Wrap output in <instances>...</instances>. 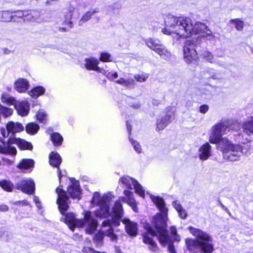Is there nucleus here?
<instances>
[{"mask_svg":"<svg viewBox=\"0 0 253 253\" xmlns=\"http://www.w3.org/2000/svg\"><path fill=\"white\" fill-rule=\"evenodd\" d=\"M165 28L162 32L167 35H175L177 39L186 38L192 35L201 33L203 37L211 35V32L204 23L195 22L185 17H176L169 15L165 18Z\"/></svg>","mask_w":253,"mask_h":253,"instance_id":"nucleus-1","label":"nucleus"},{"mask_svg":"<svg viewBox=\"0 0 253 253\" xmlns=\"http://www.w3.org/2000/svg\"><path fill=\"white\" fill-rule=\"evenodd\" d=\"M150 198L160 211L164 213V215L157 214L153 217L152 223L155 229H153L152 227L148 226L147 232L143 235V241L149 246V250L152 252H157L159 249L152 237L157 236L160 243L163 246H165L168 242L170 241V237L166 229L168 210L165 207V202L162 198L153 195H151Z\"/></svg>","mask_w":253,"mask_h":253,"instance_id":"nucleus-2","label":"nucleus"},{"mask_svg":"<svg viewBox=\"0 0 253 253\" xmlns=\"http://www.w3.org/2000/svg\"><path fill=\"white\" fill-rule=\"evenodd\" d=\"M124 193L126 198L124 197H120L119 200L116 202L114 206L112 208V216H114L115 218L112 221L110 220H105L102 223L101 230L102 234L99 235L100 240H102L103 235L109 237L112 241L117 240V238L116 235L113 233L112 226L113 225L116 226L119 225L118 220L119 218H121L123 215V210L121 201L126 202L131 207L134 211H137L136 202L133 197V193L130 191L126 190L124 191Z\"/></svg>","mask_w":253,"mask_h":253,"instance_id":"nucleus-3","label":"nucleus"},{"mask_svg":"<svg viewBox=\"0 0 253 253\" xmlns=\"http://www.w3.org/2000/svg\"><path fill=\"white\" fill-rule=\"evenodd\" d=\"M188 230L196 238L195 240H186V244L189 251L196 252L197 250H200L204 253L212 252L213 246L212 238L208 233L191 226L188 227Z\"/></svg>","mask_w":253,"mask_h":253,"instance_id":"nucleus-4","label":"nucleus"},{"mask_svg":"<svg viewBox=\"0 0 253 253\" xmlns=\"http://www.w3.org/2000/svg\"><path fill=\"white\" fill-rule=\"evenodd\" d=\"M239 127V124L234 123L232 121H220L211 127L209 141L211 143H215L217 142L218 139L222 137V135H229L235 132L238 130Z\"/></svg>","mask_w":253,"mask_h":253,"instance_id":"nucleus-5","label":"nucleus"},{"mask_svg":"<svg viewBox=\"0 0 253 253\" xmlns=\"http://www.w3.org/2000/svg\"><path fill=\"white\" fill-rule=\"evenodd\" d=\"M64 220L72 231H74L75 227L86 225L89 228L90 232H92L96 229L97 226L96 219L89 211H84V219H77L74 213H69L66 215Z\"/></svg>","mask_w":253,"mask_h":253,"instance_id":"nucleus-6","label":"nucleus"},{"mask_svg":"<svg viewBox=\"0 0 253 253\" xmlns=\"http://www.w3.org/2000/svg\"><path fill=\"white\" fill-rule=\"evenodd\" d=\"M113 198L110 194L100 196L98 192H95L92 198V204L99 207V209L95 212L96 217L105 218L110 215L109 212V202Z\"/></svg>","mask_w":253,"mask_h":253,"instance_id":"nucleus-7","label":"nucleus"},{"mask_svg":"<svg viewBox=\"0 0 253 253\" xmlns=\"http://www.w3.org/2000/svg\"><path fill=\"white\" fill-rule=\"evenodd\" d=\"M145 42L151 49L157 53L162 59L167 61L170 60L172 55V54L159 40L149 38L145 40Z\"/></svg>","mask_w":253,"mask_h":253,"instance_id":"nucleus-8","label":"nucleus"},{"mask_svg":"<svg viewBox=\"0 0 253 253\" xmlns=\"http://www.w3.org/2000/svg\"><path fill=\"white\" fill-rule=\"evenodd\" d=\"M174 119L173 108L170 107L166 108L157 120L156 130L160 131L164 129Z\"/></svg>","mask_w":253,"mask_h":253,"instance_id":"nucleus-9","label":"nucleus"},{"mask_svg":"<svg viewBox=\"0 0 253 253\" xmlns=\"http://www.w3.org/2000/svg\"><path fill=\"white\" fill-rule=\"evenodd\" d=\"M56 192L58 195L57 199V204L58 206V209L61 213L63 215L65 214V211L69 208V199L67 196L66 192L60 188V186L57 187Z\"/></svg>","mask_w":253,"mask_h":253,"instance_id":"nucleus-10","label":"nucleus"},{"mask_svg":"<svg viewBox=\"0 0 253 253\" xmlns=\"http://www.w3.org/2000/svg\"><path fill=\"white\" fill-rule=\"evenodd\" d=\"M119 182L128 189H134L136 193L142 197H144V191L142 186L133 178L128 176H123L120 179Z\"/></svg>","mask_w":253,"mask_h":253,"instance_id":"nucleus-11","label":"nucleus"},{"mask_svg":"<svg viewBox=\"0 0 253 253\" xmlns=\"http://www.w3.org/2000/svg\"><path fill=\"white\" fill-rule=\"evenodd\" d=\"M243 154V147L238 144L233 145L223 154V156L224 159L228 161H237L240 160Z\"/></svg>","mask_w":253,"mask_h":253,"instance_id":"nucleus-12","label":"nucleus"},{"mask_svg":"<svg viewBox=\"0 0 253 253\" xmlns=\"http://www.w3.org/2000/svg\"><path fill=\"white\" fill-rule=\"evenodd\" d=\"M184 58L185 61L190 63L197 58V53L194 43L190 40L185 41L183 46Z\"/></svg>","mask_w":253,"mask_h":253,"instance_id":"nucleus-13","label":"nucleus"},{"mask_svg":"<svg viewBox=\"0 0 253 253\" xmlns=\"http://www.w3.org/2000/svg\"><path fill=\"white\" fill-rule=\"evenodd\" d=\"M16 188L24 193L33 194L35 190V184L33 179L24 178L21 180L16 184Z\"/></svg>","mask_w":253,"mask_h":253,"instance_id":"nucleus-14","label":"nucleus"},{"mask_svg":"<svg viewBox=\"0 0 253 253\" xmlns=\"http://www.w3.org/2000/svg\"><path fill=\"white\" fill-rule=\"evenodd\" d=\"M71 184L68 187V193L73 199H81V189L78 181L73 178L70 179Z\"/></svg>","mask_w":253,"mask_h":253,"instance_id":"nucleus-15","label":"nucleus"},{"mask_svg":"<svg viewBox=\"0 0 253 253\" xmlns=\"http://www.w3.org/2000/svg\"><path fill=\"white\" fill-rule=\"evenodd\" d=\"M18 115L21 117L27 116L30 111V105L27 101H16L13 105Z\"/></svg>","mask_w":253,"mask_h":253,"instance_id":"nucleus-16","label":"nucleus"},{"mask_svg":"<svg viewBox=\"0 0 253 253\" xmlns=\"http://www.w3.org/2000/svg\"><path fill=\"white\" fill-rule=\"evenodd\" d=\"M49 159L50 165L53 167L57 168L58 177L60 181L61 178L63 175L59 168V166L62 162V159L57 153L54 152H52L50 154Z\"/></svg>","mask_w":253,"mask_h":253,"instance_id":"nucleus-17","label":"nucleus"},{"mask_svg":"<svg viewBox=\"0 0 253 253\" xmlns=\"http://www.w3.org/2000/svg\"><path fill=\"white\" fill-rule=\"evenodd\" d=\"M11 139H13V138H9L8 141L5 142L0 139V153L13 155H15L16 154L17 151L16 148L11 145V143H13L11 141Z\"/></svg>","mask_w":253,"mask_h":253,"instance_id":"nucleus-18","label":"nucleus"},{"mask_svg":"<svg viewBox=\"0 0 253 253\" xmlns=\"http://www.w3.org/2000/svg\"><path fill=\"white\" fill-rule=\"evenodd\" d=\"M198 156L202 161L207 160L211 156V146L209 143H205L200 147Z\"/></svg>","mask_w":253,"mask_h":253,"instance_id":"nucleus-19","label":"nucleus"},{"mask_svg":"<svg viewBox=\"0 0 253 253\" xmlns=\"http://www.w3.org/2000/svg\"><path fill=\"white\" fill-rule=\"evenodd\" d=\"M212 143L216 144L217 149L221 151L223 154L234 145L225 137H220L218 139L217 142Z\"/></svg>","mask_w":253,"mask_h":253,"instance_id":"nucleus-20","label":"nucleus"},{"mask_svg":"<svg viewBox=\"0 0 253 253\" xmlns=\"http://www.w3.org/2000/svg\"><path fill=\"white\" fill-rule=\"evenodd\" d=\"M6 128L8 132L13 134L20 132L24 129V127L22 124L19 122H14L13 121L8 122L6 124Z\"/></svg>","mask_w":253,"mask_h":253,"instance_id":"nucleus-21","label":"nucleus"},{"mask_svg":"<svg viewBox=\"0 0 253 253\" xmlns=\"http://www.w3.org/2000/svg\"><path fill=\"white\" fill-rule=\"evenodd\" d=\"M29 86V82L24 78L18 79L14 83L15 89L20 93L25 92L28 90Z\"/></svg>","mask_w":253,"mask_h":253,"instance_id":"nucleus-22","label":"nucleus"},{"mask_svg":"<svg viewBox=\"0 0 253 253\" xmlns=\"http://www.w3.org/2000/svg\"><path fill=\"white\" fill-rule=\"evenodd\" d=\"M99 63V61L95 58H86L85 59L84 66L87 70L101 72L102 69L98 66Z\"/></svg>","mask_w":253,"mask_h":253,"instance_id":"nucleus-23","label":"nucleus"},{"mask_svg":"<svg viewBox=\"0 0 253 253\" xmlns=\"http://www.w3.org/2000/svg\"><path fill=\"white\" fill-rule=\"evenodd\" d=\"M123 223L125 224L126 232L131 236H135L137 233V224L130 221L128 219L125 218L123 220Z\"/></svg>","mask_w":253,"mask_h":253,"instance_id":"nucleus-24","label":"nucleus"},{"mask_svg":"<svg viewBox=\"0 0 253 253\" xmlns=\"http://www.w3.org/2000/svg\"><path fill=\"white\" fill-rule=\"evenodd\" d=\"M11 141H12L13 143L17 145L20 149L31 150L33 149L32 144L24 139L19 138H13Z\"/></svg>","mask_w":253,"mask_h":253,"instance_id":"nucleus-25","label":"nucleus"},{"mask_svg":"<svg viewBox=\"0 0 253 253\" xmlns=\"http://www.w3.org/2000/svg\"><path fill=\"white\" fill-rule=\"evenodd\" d=\"M243 130H244L243 129ZM250 135V134L247 133L246 132L243 131L242 133H240L238 134H234V140L238 143L245 144L251 141Z\"/></svg>","mask_w":253,"mask_h":253,"instance_id":"nucleus-26","label":"nucleus"},{"mask_svg":"<svg viewBox=\"0 0 253 253\" xmlns=\"http://www.w3.org/2000/svg\"><path fill=\"white\" fill-rule=\"evenodd\" d=\"M99 12V8H95L86 11L82 17L78 22L79 26H82L84 23L88 21L91 17L95 13Z\"/></svg>","mask_w":253,"mask_h":253,"instance_id":"nucleus-27","label":"nucleus"},{"mask_svg":"<svg viewBox=\"0 0 253 253\" xmlns=\"http://www.w3.org/2000/svg\"><path fill=\"white\" fill-rule=\"evenodd\" d=\"M242 127L245 132L253 134V117H249L244 121Z\"/></svg>","mask_w":253,"mask_h":253,"instance_id":"nucleus-28","label":"nucleus"},{"mask_svg":"<svg viewBox=\"0 0 253 253\" xmlns=\"http://www.w3.org/2000/svg\"><path fill=\"white\" fill-rule=\"evenodd\" d=\"M40 12L37 10H26L24 21H35L40 17Z\"/></svg>","mask_w":253,"mask_h":253,"instance_id":"nucleus-29","label":"nucleus"},{"mask_svg":"<svg viewBox=\"0 0 253 253\" xmlns=\"http://www.w3.org/2000/svg\"><path fill=\"white\" fill-rule=\"evenodd\" d=\"M34 161L32 159H23L18 165L17 168L21 169H29L34 168Z\"/></svg>","mask_w":253,"mask_h":253,"instance_id":"nucleus-30","label":"nucleus"},{"mask_svg":"<svg viewBox=\"0 0 253 253\" xmlns=\"http://www.w3.org/2000/svg\"><path fill=\"white\" fill-rule=\"evenodd\" d=\"M13 14L9 11H0V21L2 22H9L13 21Z\"/></svg>","mask_w":253,"mask_h":253,"instance_id":"nucleus-31","label":"nucleus"},{"mask_svg":"<svg viewBox=\"0 0 253 253\" xmlns=\"http://www.w3.org/2000/svg\"><path fill=\"white\" fill-rule=\"evenodd\" d=\"M126 103L131 108L135 109H139L141 107V103L135 98L128 97L126 99Z\"/></svg>","mask_w":253,"mask_h":253,"instance_id":"nucleus-32","label":"nucleus"},{"mask_svg":"<svg viewBox=\"0 0 253 253\" xmlns=\"http://www.w3.org/2000/svg\"><path fill=\"white\" fill-rule=\"evenodd\" d=\"M39 128L38 125L34 123H30L26 126V130L28 133L33 135L37 133Z\"/></svg>","mask_w":253,"mask_h":253,"instance_id":"nucleus-33","label":"nucleus"},{"mask_svg":"<svg viewBox=\"0 0 253 253\" xmlns=\"http://www.w3.org/2000/svg\"><path fill=\"white\" fill-rule=\"evenodd\" d=\"M116 82L118 84L127 87L133 86L134 84V80L131 78H128L127 79L120 78Z\"/></svg>","mask_w":253,"mask_h":253,"instance_id":"nucleus-34","label":"nucleus"},{"mask_svg":"<svg viewBox=\"0 0 253 253\" xmlns=\"http://www.w3.org/2000/svg\"><path fill=\"white\" fill-rule=\"evenodd\" d=\"M50 138L54 146H60L63 141L62 136L58 133L55 132L50 135Z\"/></svg>","mask_w":253,"mask_h":253,"instance_id":"nucleus-35","label":"nucleus"},{"mask_svg":"<svg viewBox=\"0 0 253 253\" xmlns=\"http://www.w3.org/2000/svg\"><path fill=\"white\" fill-rule=\"evenodd\" d=\"M45 92V89L42 86H38L31 90L29 93V95L33 97L37 98L40 95L43 94Z\"/></svg>","mask_w":253,"mask_h":253,"instance_id":"nucleus-36","label":"nucleus"},{"mask_svg":"<svg viewBox=\"0 0 253 253\" xmlns=\"http://www.w3.org/2000/svg\"><path fill=\"white\" fill-rule=\"evenodd\" d=\"M0 186L4 190L7 192H11L12 191L14 186L11 182L8 180H2L0 182Z\"/></svg>","mask_w":253,"mask_h":253,"instance_id":"nucleus-37","label":"nucleus"},{"mask_svg":"<svg viewBox=\"0 0 253 253\" xmlns=\"http://www.w3.org/2000/svg\"><path fill=\"white\" fill-rule=\"evenodd\" d=\"M201 56L206 60L207 61L211 63H216V61L214 59L213 55L209 51L204 50L202 52L201 54Z\"/></svg>","mask_w":253,"mask_h":253,"instance_id":"nucleus-38","label":"nucleus"},{"mask_svg":"<svg viewBox=\"0 0 253 253\" xmlns=\"http://www.w3.org/2000/svg\"><path fill=\"white\" fill-rule=\"evenodd\" d=\"M0 114L4 117L7 118L12 115L13 110L0 104Z\"/></svg>","mask_w":253,"mask_h":253,"instance_id":"nucleus-39","label":"nucleus"},{"mask_svg":"<svg viewBox=\"0 0 253 253\" xmlns=\"http://www.w3.org/2000/svg\"><path fill=\"white\" fill-rule=\"evenodd\" d=\"M1 101L8 105H14L16 102L15 99L8 94H2L1 97Z\"/></svg>","mask_w":253,"mask_h":253,"instance_id":"nucleus-40","label":"nucleus"},{"mask_svg":"<svg viewBox=\"0 0 253 253\" xmlns=\"http://www.w3.org/2000/svg\"><path fill=\"white\" fill-rule=\"evenodd\" d=\"M74 8L73 7H69L68 9V13L65 16L66 19L67 20H69L68 21H66V23L68 25L69 28H72L73 27V23L71 21L72 19L73 14L74 11Z\"/></svg>","mask_w":253,"mask_h":253,"instance_id":"nucleus-41","label":"nucleus"},{"mask_svg":"<svg viewBox=\"0 0 253 253\" xmlns=\"http://www.w3.org/2000/svg\"><path fill=\"white\" fill-rule=\"evenodd\" d=\"M230 22L235 24V28L238 31H241L243 28L244 22L239 19H232Z\"/></svg>","mask_w":253,"mask_h":253,"instance_id":"nucleus-42","label":"nucleus"},{"mask_svg":"<svg viewBox=\"0 0 253 253\" xmlns=\"http://www.w3.org/2000/svg\"><path fill=\"white\" fill-rule=\"evenodd\" d=\"M36 117L37 120L40 122L43 123H45L46 118V115L43 110H39L36 114Z\"/></svg>","mask_w":253,"mask_h":253,"instance_id":"nucleus-43","label":"nucleus"},{"mask_svg":"<svg viewBox=\"0 0 253 253\" xmlns=\"http://www.w3.org/2000/svg\"><path fill=\"white\" fill-rule=\"evenodd\" d=\"M26 10H18L16 12H15V14L13 15V21H16V18H18L20 19H21L24 21V17H25V13Z\"/></svg>","mask_w":253,"mask_h":253,"instance_id":"nucleus-44","label":"nucleus"},{"mask_svg":"<svg viewBox=\"0 0 253 253\" xmlns=\"http://www.w3.org/2000/svg\"><path fill=\"white\" fill-rule=\"evenodd\" d=\"M129 139L135 151L138 153H140L141 152V148L139 143L134 140L132 138H131L130 137H129Z\"/></svg>","mask_w":253,"mask_h":253,"instance_id":"nucleus-45","label":"nucleus"},{"mask_svg":"<svg viewBox=\"0 0 253 253\" xmlns=\"http://www.w3.org/2000/svg\"><path fill=\"white\" fill-rule=\"evenodd\" d=\"M100 60L103 62H110L111 60V55L108 52H103L100 55Z\"/></svg>","mask_w":253,"mask_h":253,"instance_id":"nucleus-46","label":"nucleus"},{"mask_svg":"<svg viewBox=\"0 0 253 253\" xmlns=\"http://www.w3.org/2000/svg\"><path fill=\"white\" fill-rule=\"evenodd\" d=\"M170 232L173 240L176 241H179L180 240V237L177 235V230L175 227L171 226L170 228Z\"/></svg>","mask_w":253,"mask_h":253,"instance_id":"nucleus-47","label":"nucleus"},{"mask_svg":"<svg viewBox=\"0 0 253 253\" xmlns=\"http://www.w3.org/2000/svg\"><path fill=\"white\" fill-rule=\"evenodd\" d=\"M148 78L146 74L136 75L134 76L135 79L139 82L142 83L145 82Z\"/></svg>","mask_w":253,"mask_h":253,"instance_id":"nucleus-48","label":"nucleus"},{"mask_svg":"<svg viewBox=\"0 0 253 253\" xmlns=\"http://www.w3.org/2000/svg\"><path fill=\"white\" fill-rule=\"evenodd\" d=\"M106 77L110 80H114L118 77V74L117 72H111L106 73Z\"/></svg>","mask_w":253,"mask_h":253,"instance_id":"nucleus-49","label":"nucleus"},{"mask_svg":"<svg viewBox=\"0 0 253 253\" xmlns=\"http://www.w3.org/2000/svg\"><path fill=\"white\" fill-rule=\"evenodd\" d=\"M209 109V107L208 105L204 104L202 105L200 107L199 111L200 113L202 114L206 113Z\"/></svg>","mask_w":253,"mask_h":253,"instance_id":"nucleus-50","label":"nucleus"},{"mask_svg":"<svg viewBox=\"0 0 253 253\" xmlns=\"http://www.w3.org/2000/svg\"><path fill=\"white\" fill-rule=\"evenodd\" d=\"M83 251L86 253H106L105 252H96L94 249L89 247H84L83 249Z\"/></svg>","mask_w":253,"mask_h":253,"instance_id":"nucleus-51","label":"nucleus"},{"mask_svg":"<svg viewBox=\"0 0 253 253\" xmlns=\"http://www.w3.org/2000/svg\"><path fill=\"white\" fill-rule=\"evenodd\" d=\"M179 213V216L183 219H185L187 217V214L186 211L183 209L177 211Z\"/></svg>","mask_w":253,"mask_h":253,"instance_id":"nucleus-52","label":"nucleus"},{"mask_svg":"<svg viewBox=\"0 0 253 253\" xmlns=\"http://www.w3.org/2000/svg\"><path fill=\"white\" fill-rule=\"evenodd\" d=\"M172 205L175 209L177 211L181 210L183 209L181 205L177 201L173 202L172 203Z\"/></svg>","mask_w":253,"mask_h":253,"instance_id":"nucleus-53","label":"nucleus"},{"mask_svg":"<svg viewBox=\"0 0 253 253\" xmlns=\"http://www.w3.org/2000/svg\"><path fill=\"white\" fill-rule=\"evenodd\" d=\"M170 237V241L167 243V244L169 243V245L168 249H169V251L170 252V253H176L174 251V246H173V244L172 243H171V242L172 241V239L170 237Z\"/></svg>","mask_w":253,"mask_h":253,"instance_id":"nucleus-54","label":"nucleus"},{"mask_svg":"<svg viewBox=\"0 0 253 253\" xmlns=\"http://www.w3.org/2000/svg\"><path fill=\"white\" fill-rule=\"evenodd\" d=\"M34 201L35 203V204L38 208L39 209H42V204L39 200V198L38 197L34 196Z\"/></svg>","mask_w":253,"mask_h":253,"instance_id":"nucleus-55","label":"nucleus"},{"mask_svg":"<svg viewBox=\"0 0 253 253\" xmlns=\"http://www.w3.org/2000/svg\"><path fill=\"white\" fill-rule=\"evenodd\" d=\"M14 204L16 205L27 206L29 205L28 202L26 200L18 201L15 202Z\"/></svg>","mask_w":253,"mask_h":253,"instance_id":"nucleus-56","label":"nucleus"},{"mask_svg":"<svg viewBox=\"0 0 253 253\" xmlns=\"http://www.w3.org/2000/svg\"><path fill=\"white\" fill-rule=\"evenodd\" d=\"M0 132L3 137H8V134L10 133V132H8L7 129L6 130L4 128H2L0 129Z\"/></svg>","mask_w":253,"mask_h":253,"instance_id":"nucleus-57","label":"nucleus"},{"mask_svg":"<svg viewBox=\"0 0 253 253\" xmlns=\"http://www.w3.org/2000/svg\"><path fill=\"white\" fill-rule=\"evenodd\" d=\"M162 101V99L153 98L152 99V102L154 105L158 106L159 105H160Z\"/></svg>","mask_w":253,"mask_h":253,"instance_id":"nucleus-58","label":"nucleus"},{"mask_svg":"<svg viewBox=\"0 0 253 253\" xmlns=\"http://www.w3.org/2000/svg\"><path fill=\"white\" fill-rule=\"evenodd\" d=\"M2 160L4 164L6 165H11L13 163V161L9 160L7 158H2Z\"/></svg>","mask_w":253,"mask_h":253,"instance_id":"nucleus-59","label":"nucleus"},{"mask_svg":"<svg viewBox=\"0 0 253 253\" xmlns=\"http://www.w3.org/2000/svg\"><path fill=\"white\" fill-rule=\"evenodd\" d=\"M9 209V208L7 206L5 205H0V211H7Z\"/></svg>","mask_w":253,"mask_h":253,"instance_id":"nucleus-60","label":"nucleus"},{"mask_svg":"<svg viewBox=\"0 0 253 253\" xmlns=\"http://www.w3.org/2000/svg\"><path fill=\"white\" fill-rule=\"evenodd\" d=\"M76 2H77V4H78L80 6L83 5V6L84 7H86V5L85 4V3L84 2V1H83V0H76Z\"/></svg>","mask_w":253,"mask_h":253,"instance_id":"nucleus-61","label":"nucleus"},{"mask_svg":"<svg viewBox=\"0 0 253 253\" xmlns=\"http://www.w3.org/2000/svg\"><path fill=\"white\" fill-rule=\"evenodd\" d=\"M3 51L4 53L6 54H9L11 53V50L8 49L7 48H4L3 49Z\"/></svg>","mask_w":253,"mask_h":253,"instance_id":"nucleus-62","label":"nucleus"},{"mask_svg":"<svg viewBox=\"0 0 253 253\" xmlns=\"http://www.w3.org/2000/svg\"><path fill=\"white\" fill-rule=\"evenodd\" d=\"M126 126L127 129L129 133H130L131 131V126L128 124V122H126Z\"/></svg>","mask_w":253,"mask_h":253,"instance_id":"nucleus-63","label":"nucleus"},{"mask_svg":"<svg viewBox=\"0 0 253 253\" xmlns=\"http://www.w3.org/2000/svg\"><path fill=\"white\" fill-rule=\"evenodd\" d=\"M59 31L61 32H67L68 31V30L66 28L59 27Z\"/></svg>","mask_w":253,"mask_h":253,"instance_id":"nucleus-64","label":"nucleus"}]
</instances>
